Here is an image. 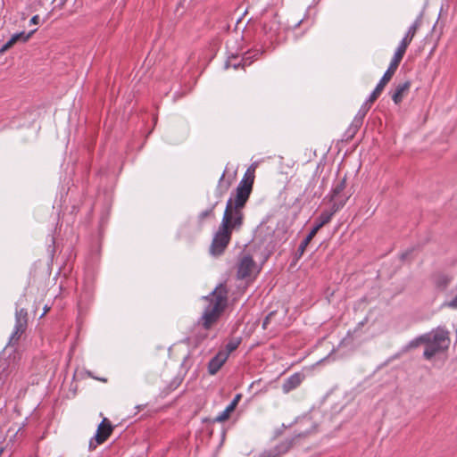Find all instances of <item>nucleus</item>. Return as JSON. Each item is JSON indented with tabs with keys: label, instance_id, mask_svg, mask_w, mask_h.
Masks as SVG:
<instances>
[{
	"label": "nucleus",
	"instance_id": "nucleus-1",
	"mask_svg": "<svg viewBox=\"0 0 457 457\" xmlns=\"http://www.w3.org/2000/svg\"><path fill=\"white\" fill-rule=\"evenodd\" d=\"M244 213L242 211L232 207V199L227 202L221 223L214 234L210 253L212 255H220L231 238L233 229H239L243 224Z\"/></svg>",
	"mask_w": 457,
	"mask_h": 457
},
{
	"label": "nucleus",
	"instance_id": "nucleus-2",
	"mask_svg": "<svg viewBox=\"0 0 457 457\" xmlns=\"http://www.w3.org/2000/svg\"><path fill=\"white\" fill-rule=\"evenodd\" d=\"M450 342L449 331L443 327H437L410 341L405 349L408 351L423 345L425 347L423 357L429 361L436 355L445 353L448 349Z\"/></svg>",
	"mask_w": 457,
	"mask_h": 457
},
{
	"label": "nucleus",
	"instance_id": "nucleus-3",
	"mask_svg": "<svg viewBox=\"0 0 457 457\" xmlns=\"http://www.w3.org/2000/svg\"><path fill=\"white\" fill-rule=\"evenodd\" d=\"M228 291L224 285L220 284L207 297V306L202 315L203 326L210 328L219 319L227 305Z\"/></svg>",
	"mask_w": 457,
	"mask_h": 457
},
{
	"label": "nucleus",
	"instance_id": "nucleus-4",
	"mask_svg": "<svg viewBox=\"0 0 457 457\" xmlns=\"http://www.w3.org/2000/svg\"><path fill=\"white\" fill-rule=\"evenodd\" d=\"M256 167V162L252 163L245 171L242 180L239 182L236 189L235 197H231L233 208L242 211L245 207L253 189Z\"/></svg>",
	"mask_w": 457,
	"mask_h": 457
},
{
	"label": "nucleus",
	"instance_id": "nucleus-5",
	"mask_svg": "<svg viewBox=\"0 0 457 457\" xmlns=\"http://www.w3.org/2000/svg\"><path fill=\"white\" fill-rule=\"evenodd\" d=\"M21 359V353L12 345H6L0 353V380L15 373Z\"/></svg>",
	"mask_w": 457,
	"mask_h": 457
},
{
	"label": "nucleus",
	"instance_id": "nucleus-6",
	"mask_svg": "<svg viewBox=\"0 0 457 457\" xmlns=\"http://www.w3.org/2000/svg\"><path fill=\"white\" fill-rule=\"evenodd\" d=\"M340 209V204L337 205L334 210L329 211H324L321 212V214L317 218L315 221V226L312 228V229L310 231L308 236L305 237V239L300 244L298 252L302 255L307 245L310 244V242L312 240L314 236L317 234V232L327 223H328L334 215L335 212H337Z\"/></svg>",
	"mask_w": 457,
	"mask_h": 457
},
{
	"label": "nucleus",
	"instance_id": "nucleus-7",
	"mask_svg": "<svg viewBox=\"0 0 457 457\" xmlns=\"http://www.w3.org/2000/svg\"><path fill=\"white\" fill-rule=\"evenodd\" d=\"M28 327V312L25 308H21L15 312V325L9 338L7 345L16 347L22 335Z\"/></svg>",
	"mask_w": 457,
	"mask_h": 457
},
{
	"label": "nucleus",
	"instance_id": "nucleus-8",
	"mask_svg": "<svg viewBox=\"0 0 457 457\" xmlns=\"http://www.w3.org/2000/svg\"><path fill=\"white\" fill-rule=\"evenodd\" d=\"M259 271L260 268L250 255L245 254L239 259L237 263V278L252 279Z\"/></svg>",
	"mask_w": 457,
	"mask_h": 457
},
{
	"label": "nucleus",
	"instance_id": "nucleus-9",
	"mask_svg": "<svg viewBox=\"0 0 457 457\" xmlns=\"http://www.w3.org/2000/svg\"><path fill=\"white\" fill-rule=\"evenodd\" d=\"M114 429V426L111 423V421L107 418H104L101 423L98 425L96 433L95 435L94 440L96 441V445L94 448L97 445L104 444L112 434ZM93 445V439L90 441V447Z\"/></svg>",
	"mask_w": 457,
	"mask_h": 457
},
{
	"label": "nucleus",
	"instance_id": "nucleus-10",
	"mask_svg": "<svg viewBox=\"0 0 457 457\" xmlns=\"http://www.w3.org/2000/svg\"><path fill=\"white\" fill-rule=\"evenodd\" d=\"M394 74L395 73L393 71H391L387 69V71L385 72L382 79L377 85L376 88L370 96L368 101L361 106V112H363V114H365L367 112V111L370 109L371 104L379 96V95L383 91L384 87L390 81V79H392Z\"/></svg>",
	"mask_w": 457,
	"mask_h": 457
},
{
	"label": "nucleus",
	"instance_id": "nucleus-11",
	"mask_svg": "<svg viewBox=\"0 0 457 457\" xmlns=\"http://www.w3.org/2000/svg\"><path fill=\"white\" fill-rule=\"evenodd\" d=\"M345 188V179H342L337 182V184L332 188L329 198L330 202H332L331 210H334L335 207L340 204V208H342L345 203V199H341L339 195Z\"/></svg>",
	"mask_w": 457,
	"mask_h": 457
},
{
	"label": "nucleus",
	"instance_id": "nucleus-12",
	"mask_svg": "<svg viewBox=\"0 0 457 457\" xmlns=\"http://www.w3.org/2000/svg\"><path fill=\"white\" fill-rule=\"evenodd\" d=\"M228 358V353L220 351L208 363V372L215 375Z\"/></svg>",
	"mask_w": 457,
	"mask_h": 457
},
{
	"label": "nucleus",
	"instance_id": "nucleus-13",
	"mask_svg": "<svg viewBox=\"0 0 457 457\" xmlns=\"http://www.w3.org/2000/svg\"><path fill=\"white\" fill-rule=\"evenodd\" d=\"M37 31V29L26 33V32H20L17 34H14L11 37V38L2 46L1 52H6L10 48H12L17 42H27L32 35Z\"/></svg>",
	"mask_w": 457,
	"mask_h": 457
},
{
	"label": "nucleus",
	"instance_id": "nucleus-14",
	"mask_svg": "<svg viewBox=\"0 0 457 457\" xmlns=\"http://www.w3.org/2000/svg\"><path fill=\"white\" fill-rule=\"evenodd\" d=\"M411 83L409 81H405L403 83H400L396 86L394 94L392 95V99L395 104H398L402 102L403 96L410 89Z\"/></svg>",
	"mask_w": 457,
	"mask_h": 457
},
{
	"label": "nucleus",
	"instance_id": "nucleus-15",
	"mask_svg": "<svg viewBox=\"0 0 457 457\" xmlns=\"http://www.w3.org/2000/svg\"><path fill=\"white\" fill-rule=\"evenodd\" d=\"M303 380L301 374L295 373L289 377L283 384V391L288 393L289 391L297 387Z\"/></svg>",
	"mask_w": 457,
	"mask_h": 457
},
{
	"label": "nucleus",
	"instance_id": "nucleus-16",
	"mask_svg": "<svg viewBox=\"0 0 457 457\" xmlns=\"http://www.w3.org/2000/svg\"><path fill=\"white\" fill-rule=\"evenodd\" d=\"M403 55L404 54L395 51V55L390 62L389 67H388V70L395 73L396 69L398 68Z\"/></svg>",
	"mask_w": 457,
	"mask_h": 457
},
{
	"label": "nucleus",
	"instance_id": "nucleus-17",
	"mask_svg": "<svg viewBox=\"0 0 457 457\" xmlns=\"http://www.w3.org/2000/svg\"><path fill=\"white\" fill-rule=\"evenodd\" d=\"M235 409L233 408V405H228L226 407V409L220 413L219 414L215 420L216 421H219V422H223L225 420H227L230 415V413L234 411Z\"/></svg>",
	"mask_w": 457,
	"mask_h": 457
},
{
	"label": "nucleus",
	"instance_id": "nucleus-18",
	"mask_svg": "<svg viewBox=\"0 0 457 457\" xmlns=\"http://www.w3.org/2000/svg\"><path fill=\"white\" fill-rule=\"evenodd\" d=\"M239 344H240V340L237 339V338L230 340L226 345V350L224 352L225 353H228V354H229L230 353H232L233 351H235L238 347Z\"/></svg>",
	"mask_w": 457,
	"mask_h": 457
},
{
	"label": "nucleus",
	"instance_id": "nucleus-19",
	"mask_svg": "<svg viewBox=\"0 0 457 457\" xmlns=\"http://www.w3.org/2000/svg\"><path fill=\"white\" fill-rule=\"evenodd\" d=\"M420 25V20H416L414 21V23L409 28L407 33H406V36L413 38L419 27Z\"/></svg>",
	"mask_w": 457,
	"mask_h": 457
},
{
	"label": "nucleus",
	"instance_id": "nucleus-20",
	"mask_svg": "<svg viewBox=\"0 0 457 457\" xmlns=\"http://www.w3.org/2000/svg\"><path fill=\"white\" fill-rule=\"evenodd\" d=\"M443 306L451 309H457V295L452 300L445 302Z\"/></svg>",
	"mask_w": 457,
	"mask_h": 457
},
{
	"label": "nucleus",
	"instance_id": "nucleus-21",
	"mask_svg": "<svg viewBox=\"0 0 457 457\" xmlns=\"http://www.w3.org/2000/svg\"><path fill=\"white\" fill-rule=\"evenodd\" d=\"M261 457H277L276 450L265 451L262 453Z\"/></svg>",
	"mask_w": 457,
	"mask_h": 457
},
{
	"label": "nucleus",
	"instance_id": "nucleus-22",
	"mask_svg": "<svg viewBox=\"0 0 457 457\" xmlns=\"http://www.w3.org/2000/svg\"><path fill=\"white\" fill-rule=\"evenodd\" d=\"M408 46L407 45H404L403 43H400V45L398 46L396 51L404 54L405 52H406V49H407Z\"/></svg>",
	"mask_w": 457,
	"mask_h": 457
},
{
	"label": "nucleus",
	"instance_id": "nucleus-23",
	"mask_svg": "<svg viewBox=\"0 0 457 457\" xmlns=\"http://www.w3.org/2000/svg\"><path fill=\"white\" fill-rule=\"evenodd\" d=\"M241 399V395L238 394L235 396V398L233 399V401L229 403V405H233V408L236 409L237 405L238 404V402L240 401Z\"/></svg>",
	"mask_w": 457,
	"mask_h": 457
},
{
	"label": "nucleus",
	"instance_id": "nucleus-24",
	"mask_svg": "<svg viewBox=\"0 0 457 457\" xmlns=\"http://www.w3.org/2000/svg\"><path fill=\"white\" fill-rule=\"evenodd\" d=\"M40 21V18H39V15H34L30 21H29V24H33V25H37Z\"/></svg>",
	"mask_w": 457,
	"mask_h": 457
},
{
	"label": "nucleus",
	"instance_id": "nucleus-25",
	"mask_svg": "<svg viewBox=\"0 0 457 457\" xmlns=\"http://www.w3.org/2000/svg\"><path fill=\"white\" fill-rule=\"evenodd\" d=\"M412 38L408 37V36H404V37L403 38V40L401 41L402 43H403L404 45H407L409 46L410 43L411 42Z\"/></svg>",
	"mask_w": 457,
	"mask_h": 457
},
{
	"label": "nucleus",
	"instance_id": "nucleus-26",
	"mask_svg": "<svg viewBox=\"0 0 457 457\" xmlns=\"http://www.w3.org/2000/svg\"><path fill=\"white\" fill-rule=\"evenodd\" d=\"M212 211H204L201 214H200V218L202 220L205 219L206 217H208L210 214H211Z\"/></svg>",
	"mask_w": 457,
	"mask_h": 457
},
{
	"label": "nucleus",
	"instance_id": "nucleus-27",
	"mask_svg": "<svg viewBox=\"0 0 457 457\" xmlns=\"http://www.w3.org/2000/svg\"><path fill=\"white\" fill-rule=\"evenodd\" d=\"M269 319H270V317H267V318L265 319V320L263 321V328H266L267 323H268V321H269Z\"/></svg>",
	"mask_w": 457,
	"mask_h": 457
},
{
	"label": "nucleus",
	"instance_id": "nucleus-28",
	"mask_svg": "<svg viewBox=\"0 0 457 457\" xmlns=\"http://www.w3.org/2000/svg\"><path fill=\"white\" fill-rule=\"evenodd\" d=\"M4 4V0H0V7L3 6Z\"/></svg>",
	"mask_w": 457,
	"mask_h": 457
}]
</instances>
